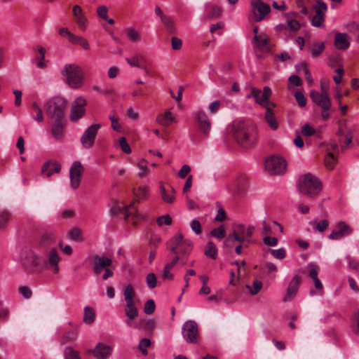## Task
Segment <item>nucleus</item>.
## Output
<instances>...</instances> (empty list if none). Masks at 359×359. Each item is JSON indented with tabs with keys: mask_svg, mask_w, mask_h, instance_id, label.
I'll list each match as a JSON object with an SVG mask.
<instances>
[{
	"mask_svg": "<svg viewBox=\"0 0 359 359\" xmlns=\"http://www.w3.org/2000/svg\"><path fill=\"white\" fill-rule=\"evenodd\" d=\"M231 132L236 142L244 149L252 147L258 139L256 126L245 121H234L231 125Z\"/></svg>",
	"mask_w": 359,
	"mask_h": 359,
	"instance_id": "f257e3e1",
	"label": "nucleus"
},
{
	"mask_svg": "<svg viewBox=\"0 0 359 359\" xmlns=\"http://www.w3.org/2000/svg\"><path fill=\"white\" fill-rule=\"evenodd\" d=\"M61 74L71 88L78 89L84 85L85 73L82 67L76 64L65 65L61 71Z\"/></svg>",
	"mask_w": 359,
	"mask_h": 359,
	"instance_id": "f03ea898",
	"label": "nucleus"
},
{
	"mask_svg": "<svg viewBox=\"0 0 359 359\" xmlns=\"http://www.w3.org/2000/svg\"><path fill=\"white\" fill-rule=\"evenodd\" d=\"M167 248L171 254L180 256L181 263L184 265L187 257L191 252L192 243L190 241L184 240L182 235L179 233L168 241Z\"/></svg>",
	"mask_w": 359,
	"mask_h": 359,
	"instance_id": "7ed1b4c3",
	"label": "nucleus"
},
{
	"mask_svg": "<svg viewBox=\"0 0 359 359\" xmlns=\"http://www.w3.org/2000/svg\"><path fill=\"white\" fill-rule=\"evenodd\" d=\"M67 101L60 97H54L49 99L44 104L47 116L53 121H60L65 118V111L67 108Z\"/></svg>",
	"mask_w": 359,
	"mask_h": 359,
	"instance_id": "20e7f679",
	"label": "nucleus"
},
{
	"mask_svg": "<svg viewBox=\"0 0 359 359\" xmlns=\"http://www.w3.org/2000/svg\"><path fill=\"white\" fill-rule=\"evenodd\" d=\"M135 202L126 205L123 202H116L111 208V213L113 215L123 214L125 220L136 223L142 219L143 217L137 212Z\"/></svg>",
	"mask_w": 359,
	"mask_h": 359,
	"instance_id": "39448f33",
	"label": "nucleus"
},
{
	"mask_svg": "<svg viewBox=\"0 0 359 359\" xmlns=\"http://www.w3.org/2000/svg\"><path fill=\"white\" fill-rule=\"evenodd\" d=\"M299 189L303 194L313 196L321 191L322 184L316 176L311 173H306L300 177Z\"/></svg>",
	"mask_w": 359,
	"mask_h": 359,
	"instance_id": "423d86ee",
	"label": "nucleus"
},
{
	"mask_svg": "<svg viewBox=\"0 0 359 359\" xmlns=\"http://www.w3.org/2000/svg\"><path fill=\"white\" fill-rule=\"evenodd\" d=\"M253 231L254 227L252 226H246L241 224H235L233 227L232 233L224 241V245L229 246L233 244L236 241L238 243H249Z\"/></svg>",
	"mask_w": 359,
	"mask_h": 359,
	"instance_id": "0eeeda50",
	"label": "nucleus"
},
{
	"mask_svg": "<svg viewBox=\"0 0 359 359\" xmlns=\"http://www.w3.org/2000/svg\"><path fill=\"white\" fill-rule=\"evenodd\" d=\"M250 13L249 19L258 22L262 21L271 12V7L262 0H250Z\"/></svg>",
	"mask_w": 359,
	"mask_h": 359,
	"instance_id": "6e6552de",
	"label": "nucleus"
},
{
	"mask_svg": "<svg viewBox=\"0 0 359 359\" xmlns=\"http://www.w3.org/2000/svg\"><path fill=\"white\" fill-rule=\"evenodd\" d=\"M39 248H35L33 245L32 248H26L24 250V255L22 259V264L30 271H34L38 267H42L43 257L36 252Z\"/></svg>",
	"mask_w": 359,
	"mask_h": 359,
	"instance_id": "1a4fd4ad",
	"label": "nucleus"
},
{
	"mask_svg": "<svg viewBox=\"0 0 359 359\" xmlns=\"http://www.w3.org/2000/svg\"><path fill=\"white\" fill-rule=\"evenodd\" d=\"M264 167L270 175H282L286 170L287 163L281 156H271L265 160Z\"/></svg>",
	"mask_w": 359,
	"mask_h": 359,
	"instance_id": "9d476101",
	"label": "nucleus"
},
{
	"mask_svg": "<svg viewBox=\"0 0 359 359\" xmlns=\"http://www.w3.org/2000/svg\"><path fill=\"white\" fill-rule=\"evenodd\" d=\"M183 338L188 343L197 344L199 340L198 327L194 320H187L182 326Z\"/></svg>",
	"mask_w": 359,
	"mask_h": 359,
	"instance_id": "9b49d317",
	"label": "nucleus"
},
{
	"mask_svg": "<svg viewBox=\"0 0 359 359\" xmlns=\"http://www.w3.org/2000/svg\"><path fill=\"white\" fill-rule=\"evenodd\" d=\"M101 126L100 123H94L83 132L81 137V143L83 148L90 149L94 145L97 134Z\"/></svg>",
	"mask_w": 359,
	"mask_h": 359,
	"instance_id": "f8f14e48",
	"label": "nucleus"
},
{
	"mask_svg": "<svg viewBox=\"0 0 359 359\" xmlns=\"http://www.w3.org/2000/svg\"><path fill=\"white\" fill-rule=\"evenodd\" d=\"M124 313L126 316V323L129 327L140 329L143 320L135 323L133 320L138 316L139 312L135 302H126Z\"/></svg>",
	"mask_w": 359,
	"mask_h": 359,
	"instance_id": "ddd939ff",
	"label": "nucleus"
},
{
	"mask_svg": "<svg viewBox=\"0 0 359 359\" xmlns=\"http://www.w3.org/2000/svg\"><path fill=\"white\" fill-rule=\"evenodd\" d=\"M86 100L80 96L76 97L72 102V110L70 114V119L72 121L76 122L83 116L86 112Z\"/></svg>",
	"mask_w": 359,
	"mask_h": 359,
	"instance_id": "4468645a",
	"label": "nucleus"
},
{
	"mask_svg": "<svg viewBox=\"0 0 359 359\" xmlns=\"http://www.w3.org/2000/svg\"><path fill=\"white\" fill-rule=\"evenodd\" d=\"M61 258L55 248H52L47 254L46 259L43 258L42 267L53 270L54 273L60 271L59 262Z\"/></svg>",
	"mask_w": 359,
	"mask_h": 359,
	"instance_id": "2eb2a0df",
	"label": "nucleus"
},
{
	"mask_svg": "<svg viewBox=\"0 0 359 359\" xmlns=\"http://www.w3.org/2000/svg\"><path fill=\"white\" fill-rule=\"evenodd\" d=\"M83 172V166L81 162L74 161L69 170L71 186L73 189H77L81 183V175Z\"/></svg>",
	"mask_w": 359,
	"mask_h": 359,
	"instance_id": "dca6fc26",
	"label": "nucleus"
},
{
	"mask_svg": "<svg viewBox=\"0 0 359 359\" xmlns=\"http://www.w3.org/2000/svg\"><path fill=\"white\" fill-rule=\"evenodd\" d=\"M310 96L312 101L319 106L323 110L328 111L330 109L332 102L325 92L320 93L313 90L310 93Z\"/></svg>",
	"mask_w": 359,
	"mask_h": 359,
	"instance_id": "f3484780",
	"label": "nucleus"
},
{
	"mask_svg": "<svg viewBox=\"0 0 359 359\" xmlns=\"http://www.w3.org/2000/svg\"><path fill=\"white\" fill-rule=\"evenodd\" d=\"M55 241V235L54 232L51 231H46L41 233L33 245L35 248H39V250H43L54 243Z\"/></svg>",
	"mask_w": 359,
	"mask_h": 359,
	"instance_id": "a211bd4d",
	"label": "nucleus"
},
{
	"mask_svg": "<svg viewBox=\"0 0 359 359\" xmlns=\"http://www.w3.org/2000/svg\"><path fill=\"white\" fill-rule=\"evenodd\" d=\"M112 351L113 348L111 346L99 342L93 349L88 350L87 353H92L96 359H108L111 356Z\"/></svg>",
	"mask_w": 359,
	"mask_h": 359,
	"instance_id": "6ab92c4d",
	"label": "nucleus"
},
{
	"mask_svg": "<svg viewBox=\"0 0 359 359\" xmlns=\"http://www.w3.org/2000/svg\"><path fill=\"white\" fill-rule=\"evenodd\" d=\"M195 119L200 131L205 136H208L211 129V123L207 114L203 111H197L195 113Z\"/></svg>",
	"mask_w": 359,
	"mask_h": 359,
	"instance_id": "aec40b11",
	"label": "nucleus"
},
{
	"mask_svg": "<svg viewBox=\"0 0 359 359\" xmlns=\"http://www.w3.org/2000/svg\"><path fill=\"white\" fill-rule=\"evenodd\" d=\"M316 12L315 15L313 17L311 24L314 27H320L325 20V14L327 12V5L320 0L317 1L314 6Z\"/></svg>",
	"mask_w": 359,
	"mask_h": 359,
	"instance_id": "412c9836",
	"label": "nucleus"
},
{
	"mask_svg": "<svg viewBox=\"0 0 359 359\" xmlns=\"http://www.w3.org/2000/svg\"><path fill=\"white\" fill-rule=\"evenodd\" d=\"M126 61L131 67H137L140 69H143L147 74L149 70L147 67V58L145 56L140 53H136L130 57H126Z\"/></svg>",
	"mask_w": 359,
	"mask_h": 359,
	"instance_id": "4be33fe9",
	"label": "nucleus"
},
{
	"mask_svg": "<svg viewBox=\"0 0 359 359\" xmlns=\"http://www.w3.org/2000/svg\"><path fill=\"white\" fill-rule=\"evenodd\" d=\"M271 94V88L265 86L262 92L257 88H252L251 93L247 95V98L254 97L257 103L261 105L265 104Z\"/></svg>",
	"mask_w": 359,
	"mask_h": 359,
	"instance_id": "5701e85b",
	"label": "nucleus"
},
{
	"mask_svg": "<svg viewBox=\"0 0 359 359\" xmlns=\"http://www.w3.org/2000/svg\"><path fill=\"white\" fill-rule=\"evenodd\" d=\"M352 229L344 222H339L336 224L335 229L329 235L331 240H339L343 237L350 235Z\"/></svg>",
	"mask_w": 359,
	"mask_h": 359,
	"instance_id": "b1692460",
	"label": "nucleus"
},
{
	"mask_svg": "<svg viewBox=\"0 0 359 359\" xmlns=\"http://www.w3.org/2000/svg\"><path fill=\"white\" fill-rule=\"evenodd\" d=\"M301 283V278L298 275L294 276L292 279L289 283V285L287 289L286 294L285 297H283V302H289L293 299V298L295 297V295L297 293L299 287Z\"/></svg>",
	"mask_w": 359,
	"mask_h": 359,
	"instance_id": "393cba45",
	"label": "nucleus"
},
{
	"mask_svg": "<svg viewBox=\"0 0 359 359\" xmlns=\"http://www.w3.org/2000/svg\"><path fill=\"white\" fill-rule=\"evenodd\" d=\"M298 13L296 12H289L284 15L287 29L296 33L301 28V23L296 19Z\"/></svg>",
	"mask_w": 359,
	"mask_h": 359,
	"instance_id": "a878e982",
	"label": "nucleus"
},
{
	"mask_svg": "<svg viewBox=\"0 0 359 359\" xmlns=\"http://www.w3.org/2000/svg\"><path fill=\"white\" fill-rule=\"evenodd\" d=\"M93 271L95 274H100L102 269H104L109 266L112 260L105 256L95 255L93 257Z\"/></svg>",
	"mask_w": 359,
	"mask_h": 359,
	"instance_id": "bb28decb",
	"label": "nucleus"
},
{
	"mask_svg": "<svg viewBox=\"0 0 359 359\" xmlns=\"http://www.w3.org/2000/svg\"><path fill=\"white\" fill-rule=\"evenodd\" d=\"M72 14L75 18L77 25L83 30L86 29L88 24V19L83 13L81 7L75 5L72 8Z\"/></svg>",
	"mask_w": 359,
	"mask_h": 359,
	"instance_id": "cd10ccee",
	"label": "nucleus"
},
{
	"mask_svg": "<svg viewBox=\"0 0 359 359\" xmlns=\"http://www.w3.org/2000/svg\"><path fill=\"white\" fill-rule=\"evenodd\" d=\"M61 170V165L56 161L46 162L41 168V172L47 177H50L54 173H59Z\"/></svg>",
	"mask_w": 359,
	"mask_h": 359,
	"instance_id": "c85d7f7f",
	"label": "nucleus"
},
{
	"mask_svg": "<svg viewBox=\"0 0 359 359\" xmlns=\"http://www.w3.org/2000/svg\"><path fill=\"white\" fill-rule=\"evenodd\" d=\"M65 119L53 121L52 124V135L57 141H62L65 134Z\"/></svg>",
	"mask_w": 359,
	"mask_h": 359,
	"instance_id": "c756f323",
	"label": "nucleus"
},
{
	"mask_svg": "<svg viewBox=\"0 0 359 359\" xmlns=\"http://www.w3.org/2000/svg\"><path fill=\"white\" fill-rule=\"evenodd\" d=\"M156 121L163 126L168 127L172 123L176 122V118L170 110H167L164 113L159 114L156 116Z\"/></svg>",
	"mask_w": 359,
	"mask_h": 359,
	"instance_id": "7c9ffc66",
	"label": "nucleus"
},
{
	"mask_svg": "<svg viewBox=\"0 0 359 359\" xmlns=\"http://www.w3.org/2000/svg\"><path fill=\"white\" fill-rule=\"evenodd\" d=\"M252 43L255 48L262 51L267 52L269 50V39L265 33H260V36L254 37Z\"/></svg>",
	"mask_w": 359,
	"mask_h": 359,
	"instance_id": "2f4dec72",
	"label": "nucleus"
},
{
	"mask_svg": "<svg viewBox=\"0 0 359 359\" xmlns=\"http://www.w3.org/2000/svg\"><path fill=\"white\" fill-rule=\"evenodd\" d=\"M334 46L337 49L346 50L350 46L348 36L346 33H337L335 35Z\"/></svg>",
	"mask_w": 359,
	"mask_h": 359,
	"instance_id": "473e14b6",
	"label": "nucleus"
},
{
	"mask_svg": "<svg viewBox=\"0 0 359 359\" xmlns=\"http://www.w3.org/2000/svg\"><path fill=\"white\" fill-rule=\"evenodd\" d=\"M337 135L339 137V142L341 143V150L346 149L352 142V135L349 131L345 132L343 128H340L337 132Z\"/></svg>",
	"mask_w": 359,
	"mask_h": 359,
	"instance_id": "72a5a7b5",
	"label": "nucleus"
},
{
	"mask_svg": "<svg viewBox=\"0 0 359 359\" xmlns=\"http://www.w3.org/2000/svg\"><path fill=\"white\" fill-rule=\"evenodd\" d=\"M247 184V178L245 176H238L231 185V191L234 194H240L244 190Z\"/></svg>",
	"mask_w": 359,
	"mask_h": 359,
	"instance_id": "f704fd0d",
	"label": "nucleus"
},
{
	"mask_svg": "<svg viewBox=\"0 0 359 359\" xmlns=\"http://www.w3.org/2000/svg\"><path fill=\"white\" fill-rule=\"evenodd\" d=\"M161 197L164 202L168 203H172L175 199V191L173 187H170V191H167L163 185L160 187Z\"/></svg>",
	"mask_w": 359,
	"mask_h": 359,
	"instance_id": "c9c22d12",
	"label": "nucleus"
},
{
	"mask_svg": "<svg viewBox=\"0 0 359 359\" xmlns=\"http://www.w3.org/2000/svg\"><path fill=\"white\" fill-rule=\"evenodd\" d=\"M36 50L39 53H41V60H32V62H36L37 67L40 69H44L47 68L48 60H45L46 50L41 46H37L36 47Z\"/></svg>",
	"mask_w": 359,
	"mask_h": 359,
	"instance_id": "e433bc0d",
	"label": "nucleus"
},
{
	"mask_svg": "<svg viewBox=\"0 0 359 359\" xmlns=\"http://www.w3.org/2000/svg\"><path fill=\"white\" fill-rule=\"evenodd\" d=\"M264 119L268 126L273 130H278L279 127L278 121L273 112L264 113Z\"/></svg>",
	"mask_w": 359,
	"mask_h": 359,
	"instance_id": "4c0bfd02",
	"label": "nucleus"
},
{
	"mask_svg": "<svg viewBox=\"0 0 359 359\" xmlns=\"http://www.w3.org/2000/svg\"><path fill=\"white\" fill-rule=\"evenodd\" d=\"M206 8L208 11V13L205 16L207 19H212L218 18L222 14V9L220 7L212 5V4H207Z\"/></svg>",
	"mask_w": 359,
	"mask_h": 359,
	"instance_id": "58836bf2",
	"label": "nucleus"
},
{
	"mask_svg": "<svg viewBox=\"0 0 359 359\" xmlns=\"http://www.w3.org/2000/svg\"><path fill=\"white\" fill-rule=\"evenodd\" d=\"M69 41L74 44H78L87 50H90V48L88 41L81 36H76L74 34L73 36H71V39H69Z\"/></svg>",
	"mask_w": 359,
	"mask_h": 359,
	"instance_id": "ea45409f",
	"label": "nucleus"
},
{
	"mask_svg": "<svg viewBox=\"0 0 359 359\" xmlns=\"http://www.w3.org/2000/svg\"><path fill=\"white\" fill-rule=\"evenodd\" d=\"M68 237L75 242L81 243L84 241L81 230L77 227H74L69 230Z\"/></svg>",
	"mask_w": 359,
	"mask_h": 359,
	"instance_id": "a19ab883",
	"label": "nucleus"
},
{
	"mask_svg": "<svg viewBox=\"0 0 359 359\" xmlns=\"http://www.w3.org/2000/svg\"><path fill=\"white\" fill-rule=\"evenodd\" d=\"M128 39L132 42H137L141 40L142 34L140 32L133 27H129L126 30Z\"/></svg>",
	"mask_w": 359,
	"mask_h": 359,
	"instance_id": "79ce46f5",
	"label": "nucleus"
},
{
	"mask_svg": "<svg viewBox=\"0 0 359 359\" xmlns=\"http://www.w3.org/2000/svg\"><path fill=\"white\" fill-rule=\"evenodd\" d=\"M124 298L126 302H135V291L133 286L131 284H128L124 290Z\"/></svg>",
	"mask_w": 359,
	"mask_h": 359,
	"instance_id": "37998d69",
	"label": "nucleus"
},
{
	"mask_svg": "<svg viewBox=\"0 0 359 359\" xmlns=\"http://www.w3.org/2000/svg\"><path fill=\"white\" fill-rule=\"evenodd\" d=\"M95 311L93 308L86 306L84 309L83 322L87 324H91L95 320Z\"/></svg>",
	"mask_w": 359,
	"mask_h": 359,
	"instance_id": "c03bdc74",
	"label": "nucleus"
},
{
	"mask_svg": "<svg viewBox=\"0 0 359 359\" xmlns=\"http://www.w3.org/2000/svg\"><path fill=\"white\" fill-rule=\"evenodd\" d=\"M263 284L261 280H255L252 282V285H246V287L248 289V291L250 294L255 295L257 294L262 288Z\"/></svg>",
	"mask_w": 359,
	"mask_h": 359,
	"instance_id": "a18cd8bd",
	"label": "nucleus"
},
{
	"mask_svg": "<svg viewBox=\"0 0 359 359\" xmlns=\"http://www.w3.org/2000/svg\"><path fill=\"white\" fill-rule=\"evenodd\" d=\"M109 118L111 122V128L117 132H121L122 126L119 123V117L114 112H111L109 115Z\"/></svg>",
	"mask_w": 359,
	"mask_h": 359,
	"instance_id": "49530a36",
	"label": "nucleus"
},
{
	"mask_svg": "<svg viewBox=\"0 0 359 359\" xmlns=\"http://www.w3.org/2000/svg\"><path fill=\"white\" fill-rule=\"evenodd\" d=\"M205 255L215 259L217 256V250L212 242H208L205 250Z\"/></svg>",
	"mask_w": 359,
	"mask_h": 359,
	"instance_id": "de8ad7c7",
	"label": "nucleus"
},
{
	"mask_svg": "<svg viewBox=\"0 0 359 359\" xmlns=\"http://www.w3.org/2000/svg\"><path fill=\"white\" fill-rule=\"evenodd\" d=\"M137 168L140 169V172H138V176L141 178L145 177L149 173V170L147 168V161L142 158L140 160L137 165Z\"/></svg>",
	"mask_w": 359,
	"mask_h": 359,
	"instance_id": "09e8293b",
	"label": "nucleus"
},
{
	"mask_svg": "<svg viewBox=\"0 0 359 359\" xmlns=\"http://www.w3.org/2000/svg\"><path fill=\"white\" fill-rule=\"evenodd\" d=\"M212 236L219 239H222L226 236V231L223 225L219 226L217 228L212 229L210 231Z\"/></svg>",
	"mask_w": 359,
	"mask_h": 359,
	"instance_id": "8fccbe9b",
	"label": "nucleus"
},
{
	"mask_svg": "<svg viewBox=\"0 0 359 359\" xmlns=\"http://www.w3.org/2000/svg\"><path fill=\"white\" fill-rule=\"evenodd\" d=\"M32 109L36 114V116H34V119L38 122H42L43 121V116L42 109L39 104L36 102H33L32 104Z\"/></svg>",
	"mask_w": 359,
	"mask_h": 359,
	"instance_id": "3c124183",
	"label": "nucleus"
},
{
	"mask_svg": "<svg viewBox=\"0 0 359 359\" xmlns=\"http://www.w3.org/2000/svg\"><path fill=\"white\" fill-rule=\"evenodd\" d=\"M325 49L324 43H315L313 44L311 53L313 57L319 56Z\"/></svg>",
	"mask_w": 359,
	"mask_h": 359,
	"instance_id": "603ef678",
	"label": "nucleus"
},
{
	"mask_svg": "<svg viewBox=\"0 0 359 359\" xmlns=\"http://www.w3.org/2000/svg\"><path fill=\"white\" fill-rule=\"evenodd\" d=\"M65 359H81L78 351L72 347H67L65 351Z\"/></svg>",
	"mask_w": 359,
	"mask_h": 359,
	"instance_id": "864d4df0",
	"label": "nucleus"
},
{
	"mask_svg": "<svg viewBox=\"0 0 359 359\" xmlns=\"http://www.w3.org/2000/svg\"><path fill=\"white\" fill-rule=\"evenodd\" d=\"M316 129L309 123H306L302 127V134L306 137H310L316 134Z\"/></svg>",
	"mask_w": 359,
	"mask_h": 359,
	"instance_id": "5fc2aeb1",
	"label": "nucleus"
},
{
	"mask_svg": "<svg viewBox=\"0 0 359 359\" xmlns=\"http://www.w3.org/2000/svg\"><path fill=\"white\" fill-rule=\"evenodd\" d=\"M336 161V158L331 153H328L325 158V165L330 170L334 168Z\"/></svg>",
	"mask_w": 359,
	"mask_h": 359,
	"instance_id": "6e6d98bb",
	"label": "nucleus"
},
{
	"mask_svg": "<svg viewBox=\"0 0 359 359\" xmlns=\"http://www.w3.org/2000/svg\"><path fill=\"white\" fill-rule=\"evenodd\" d=\"M151 345V341L147 338H144L142 340H140L139 343V349L141 351L143 355H147V348L149 347Z\"/></svg>",
	"mask_w": 359,
	"mask_h": 359,
	"instance_id": "4d7b16f0",
	"label": "nucleus"
},
{
	"mask_svg": "<svg viewBox=\"0 0 359 359\" xmlns=\"http://www.w3.org/2000/svg\"><path fill=\"white\" fill-rule=\"evenodd\" d=\"M118 145L121 150L126 153V154H130L131 153V149L128 143L127 142V140L126 137H122L119 138L118 140Z\"/></svg>",
	"mask_w": 359,
	"mask_h": 359,
	"instance_id": "13d9d810",
	"label": "nucleus"
},
{
	"mask_svg": "<svg viewBox=\"0 0 359 359\" xmlns=\"http://www.w3.org/2000/svg\"><path fill=\"white\" fill-rule=\"evenodd\" d=\"M147 284L151 289L154 288L157 284L156 276L154 273H149L146 277Z\"/></svg>",
	"mask_w": 359,
	"mask_h": 359,
	"instance_id": "bf43d9fd",
	"label": "nucleus"
},
{
	"mask_svg": "<svg viewBox=\"0 0 359 359\" xmlns=\"http://www.w3.org/2000/svg\"><path fill=\"white\" fill-rule=\"evenodd\" d=\"M155 303L152 299H149L146 302L144 307V311L147 314H151L155 311Z\"/></svg>",
	"mask_w": 359,
	"mask_h": 359,
	"instance_id": "052dcab7",
	"label": "nucleus"
},
{
	"mask_svg": "<svg viewBox=\"0 0 359 359\" xmlns=\"http://www.w3.org/2000/svg\"><path fill=\"white\" fill-rule=\"evenodd\" d=\"M271 254L276 259H283L286 256V251L284 248H281L277 250H271Z\"/></svg>",
	"mask_w": 359,
	"mask_h": 359,
	"instance_id": "680f3d73",
	"label": "nucleus"
},
{
	"mask_svg": "<svg viewBox=\"0 0 359 359\" xmlns=\"http://www.w3.org/2000/svg\"><path fill=\"white\" fill-rule=\"evenodd\" d=\"M308 267L309 268V277L311 278H312L313 280L317 278L318 274V272L320 270L319 266L316 264H309L308 266Z\"/></svg>",
	"mask_w": 359,
	"mask_h": 359,
	"instance_id": "e2e57ef3",
	"label": "nucleus"
},
{
	"mask_svg": "<svg viewBox=\"0 0 359 359\" xmlns=\"http://www.w3.org/2000/svg\"><path fill=\"white\" fill-rule=\"evenodd\" d=\"M140 320H143V322L140 329L143 328L147 330H153L155 327V322L153 320L141 319Z\"/></svg>",
	"mask_w": 359,
	"mask_h": 359,
	"instance_id": "0e129e2a",
	"label": "nucleus"
},
{
	"mask_svg": "<svg viewBox=\"0 0 359 359\" xmlns=\"http://www.w3.org/2000/svg\"><path fill=\"white\" fill-rule=\"evenodd\" d=\"M157 223L160 226H163V224L170 225L172 223V219L169 215H165L159 217L157 219Z\"/></svg>",
	"mask_w": 359,
	"mask_h": 359,
	"instance_id": "69168bd1",
	"label": "nucleus"
},
{
	"mask_svg": "<svg viewBox=\"0 0 359 359\" xmlns=\"http://www.w3.org/2000/svg\"><path fill=\"white\" fill-rule=\"evenodd\" d=\"M191 230L197 235L201 234L202 232V228L201 223L197 219H194L191 222Z\"/></svg>",
	"mask_w": 359,
	"mask_h": 359,
	"instance_id": "338daca9",
	"label": "nucleus"
},
{
	"mask_svg": "<svg viewBox=\"0 0 359 359\" xmlns=\"http://www.w3.org/2000/svg\"><path fill=\"white\" fill-rule=\"evenodd\" d=\"M328 226L329 222L327 219H322L316 224L314 229L319 232H323Z\"/></svg>",
	"mask_w": 359,
	"mask_h": 359,
	"instance_id": "774afa93",
	"label": "nucleus"
}]
</instances>
